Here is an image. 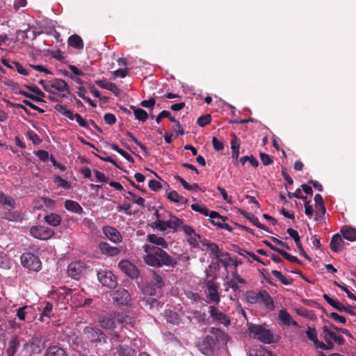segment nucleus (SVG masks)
Instances as JSON below:
<instances>
[{
    "label": "nucleus",
    "instance_id": "nucleus-1",
    "mask_svg": "<svg viewBox=\"0 0 356 356\" xmlns=\"http://www.w3.org/2000/svg\"><path fill=\"white\" fill-rule=\"evenodd\" d=\"M143 249L145 254L143 257L144 262L153 267L170 266L174 267L177 262L175 258L164 251L161 248L145 244Z\"/></svg>",
    "mask_w": 356,
    "mask_h": 356
},
{
    "label": "nucleus",
    "instance_id": "nucleus-2",
    "mask_svg": "<svg viewBox=\"0 0 356 356\" xmlns=\"http://www.w3.org/2000/svg\"><path fill=\"white\" fill-rule=\"evenodd\" d=\"M209 332L211 335H207L197 342L199 350L207 356L213 355L218 342H226L228 339V335L220 328L211 327Z\"/></svg>",
    "mask_w": 356,
    "mask_h": 356
},
{
    "label": "nucleus",
    "instance_id": "nucleus-3",
    "mask_svg": "<svg viewBox=\"0 0 356 356\" xmlns=\"http://www.w3.org/2000/svg\"><path fill=\"white\" fill-rule=\"evenodd\" d=\"M248 330L250 334L253 335L254 339L259 340L263 343L270 344L278 341L273 331L265 328L262 325L250 324L248 326Z\"/></svg>",
    "mask_w": 356,
    "mask_h": 356
},
{
    "label": "nucleus",
    "instance_id": "nucleus-4",
    "mask_svg": "<svg viewBox=\"0 0 356 356\" xmlns=\"http://www.w3.org/2000/svg\"><path fill=\"white\" fill-rule=\"evenodd\" d=\"M83 333L87 340L92 343L104 344L106 343V335L98 327L86 326Z\"/></svg>",
    "mask_w": 356,
    "mask_h": 356
},
{
    "label": "nucleus",
    "instance_id": "nucleus-5",
    "mask_svg": "<svg viewBox=\"0 0 356 356\" xmlns=\"http://www.w3.org/2000/svg\"><path fill=\"white\" fill-rule=\"evenodd\" d=\"M21 262L24 267L33 271H39L41 269L40 259L31 252L23 253L21 256Z\"/></svg>",
    "mask_w": 356,
    "mask_h": 356
},
{
    "label": "nucleus",
    "instance_id": "nucleus-6",
    "mask_svg": "<svg viewBox=\"0 0 356 356\" xmlns=\"http://www.w3.org/2000/svg\"><path fill=\"white\" fill-rule=\"evenodd\" d=\"M54 108L68 119L71 120L75 119L81 127L87 129H89L88 123L81 117L80 114L74 113L72 111L67 109L65 106L60 104L55 105Z\"/></svg>",
    "mask_w": 356,
    "mask_h": 356
},
{
    "label": "nucleus",
    "instance_id": "nucleus-7",
    "mask_svg": "<svg viewBox=\"0 0 356 356\" xmlns=\"http://www.w3.org/2000/svg\"><path fill=\"white\" fill-rule=\"evenodd\" d=\"M97 278L103 286L109 289H113L118 284L116 277L111 270H102L98 271Z\"/></svg>",
    "mask_w": 356,
    "mask_h": 356
},
{
    "label": "nucleus",
    "instance_id": "nucleus-8",
    "mask_svg": "<svg viewBox=\"0 0 356 356\" xmlns=\"http://www.w3.org/2000/svg\"><path fill=\"white\" fill-rule=\"evenodd\" d=\"M30 234L38 239L48 240L54 235V231L43 225H37L31 227Z\"/></svg>",
    "mask_w": 356,
    "mask_h": 356
},
{
    "label": "nucleus",
    "instance_id": "nucleus-9",
    "mask_svg": "<svg viewBox=\"0 0 356 356\" xmlns=\"http://www.w3.org/2000/svg\"><path fill=\"white\" fill-rule=\"evenodd\" d=\"M206 286L208 290L207 297L209 298V302L218 305L220 300L218 284L211 280L206 283Z\"/></svg>",
    "mask_w": 356,
    "mask_h": 356
},
{
    "label": "nucleus",
    "instance_id": "nucleus-10",
    "mask_svg": "<svg viewBox=\"0 0 356 356\" xmlns=\"http://www.w3.org/2000/svg\"><path fill=\"white\" fill-rule=\"evenodd\" d=\"M112 298L114 302L120 305H127L131 301L130 293L123 288H119L114 291Z\"/></svg>",
    "mask_w": 356,
    "mask_h": 356
},
{
    "label": "nucleus",
    "instance_id": "nucleus-11",
    "mask_svg": "<svg viewBox=\"0 0 356 356\" xmlns=\"http://www.w3.org/2000/svg\"><path fill=\"white\" fill-rule=\"evenodd\" d=\"M84 270V264L76 261L71 262L67 267V273L70 277L74 280H78Z\"/></svg>",
    "mask_w": 356,
    "mask_h": 356
},
{
    "label": "nucleus",
    "instance_id": "nucleus-12",
    "mask_svg": "<svg viewBox=\"0 0 356 356\" xmlns=\"http://www.w3.org/2000/svg\"><path fill=\"white\" fill-rule=\"evenodd\" d=\"M114 317L116 319V323H119L123 327H134L135 326L134 318L127 313L115 312H114Z\"/></svg>",
    "mask_w": 356,
    "mask_h": 356
},
{
    "label": "nucleus",
    "instance_id": "nucleus-13",
    "mask_svg": "<svg viewBox=\"0 0 356 356\" xmlns=\"http://www.w3.org/2000/svg\"><path fill=\"white\" fill-rule=\"evenodd\" d=\"M119 268L129 277L137 278L139 275V271L136 267L127 260H122L118 263Z\"/></svg>",
    "mask_w": 356,
    "mask_h": 356
},
{
    "label": "nucleus",
    "instance_id": "nucleus-14",
    "mask_svg": "<svg viewBox=\"0 0 356 356\" xmlns=\"http://www.w3.org/2000/svg\"><path fill=\"white\" fill-rule=\"evenodd\" d=\"M104 234L108 239L115 243H119L122 241V236L120 232L112 226H104L102 229Z\"/></svg>",
    "mask_w": 356,
    "mask_h": 356
},
{
    "label": "nucleus",
    "instance_id": "nucleus-15",
    "mask_svg": "<svg viewBox=\"0 0 356 356\" xmlns=\"http://www.w3.org/2000/svg\"><path fill=\"white\" fill-rule=\"evenodd\" d=\"M209 313L211 317L214 321H216L224 325H228L230 324L229 316L220 312L216 307L211 306L209 307Z\"/></svg>",
    "mask_w": 356,
    "mask_h": 356
},
{
    "label": "nucleus",
    "instance_id": "nucleus-16",
    "mask_svg": "<svg viewBox=\"0 0 356 356\" xmlns=\"http://www.w3.org/2000/svg\"><path fill=\"white\" fill-rule=\"evenodd\" d=\"M322 330L324 334L323 339L325 341H334L339 345H343L345 343V339L341 335H338L332 329L329 328L328 326L324 325L322 327Z\"/></svg>",
    "mask_w": 356,
    "mask_h": 356
},
{
    "label": "nucleus",
    "instance_id": "nucleus-17",
    "mask_svg": "<svg viewBox=\"0 0 356 356\" xmlns=\"http://www.w3.org/2000/svg\"><path fill=\"white\" fill-rule=\"evenodd\" d=\"M51 89H54L58 92H65L62 94V97H67V95L70 93V88L66 81L60 79H54L50 82Z\"/></svg>",
    "mask_w": 356,
    "mask_h": 356
},
{
    "label": "nucleus",
    "instance_id": "nucleus-18",
    "mask_svg": "<svg viewBox=\"0 0 356 356\" xmlns=\"http://www.w3.org/2000/svg\"><path fill=\"white\" fill-rule=\"evenodd\" d=\"M100 325L106 330H113L116 327V319L114 313L108 316H102L99 318Z\"/></svg>",
    "mask_w": 356,
    "mask_h": 356
},
{
    "label": "nucleus",
    "instance_id": "nucleus-19",
    "mask_svg": "<svg viewBox=\"0 0 356 356\" xmlns=\"http://www.w3.org/2000/svg\"><path fill=\"white\" fill-rule=\"evenodd\" d=\"M20 346L19 337L17 335L12 336L6 348V356H15Z\"/></svg>",
    "mask_w": 356,
    "mask_h": 356
},
{
    "label": "nucleus",
    "instance_id": "nucleus-20",
    "mask_svg": "<svg viewBox=\"0 0 356 356\" xmlns=\"http://www.w3.org/2000/svg\"><path fill=\"white\" fill-rule=\"evenodd\" d=\"M100 252L108 257H114L120 254V250L118 248L111 246L106 242H101L99 244Z\"/></svg>",
    "mask_w": 356,
    "mask_h": 356
},
{
    "label": "nucleus",
    "instance_id": "nucleus-21",
    "mask_svg": "<svg viewBox=\"0 0 356 356\" xmlns=\"http://www.w3.org/2000/svg\"><path fill=\"white\" fill-rule=\"evenodd\" d=\"M259 302L265 305L268 309H273L274 308V301L266 290H260L259 291Z\"/></svg>",
    "mask_w": 356,
    "mask_h": 356
},
{
    "label": "nucleus",
    "instance_id": "nucleus-22",
    "mask_svg": "<svg viewBox=\"0 0 356 356\" xmlns=\"http://www.w3.org/2000/svg\"><path fill=\"white\" fill-rule=\"evenodd\" d=\"M115 349L118 356H136V351L131 346L127 344H119Z\"/></svg>",
    "mask_w": 356,
    "mask_h": 356
},
{
    "label": "nucleus",
    "instance_id": "nucleus-23",
    "mask_svg": "<svg viewBox=\"0 0 356 356\" xmlns=\"http://www.w3.org/2000/svg\"><path fill=\"white\" fill-rule=\"evenodd\" d=\"M314 201L316 203V207H319V211L316 212V216L315 217V220H320L321 218L325 215V207L324 204L323 198L321 195L316 194L314 197Z\"/></svg>",
    "mask_w": 356,
    "mask_h": 356
},
{
    "label": "nucleus",
    "instance_id": "nucleus-24",
    "mask_svg": "<svg viewBox=\"0 0 356 356\" xmlns=\"http://www.w3.org/2000/svg\"><path fill=\"white\" fill-rule=\"evenodd\" d=\"M343 244H344V241L342 239L341 235L339 234H336L333 235L332 237V239H331V241L330 243V249L333 252H338L342 250V248L343 247Z\"/></svg>",
    "mask_w": 356,
    "mask_h": 356
},
{
    "label": "nucleus",
    "instance_id": "nucleus-25",
    "mask_svg": "<svg viewBox=\"0 0 356 356\" xmlns=\"http://www.w3.org/2000/svg\"><path fill=\"white\" fill-rule=\"evenodd\" d=\"M44 356H67V353L63 348L54 345L47 348Z\"/></svg>",
    "mask_w": 356,
    "mask_h": 356
},
{
    "label": "nucleus",
    "instance_id": "nucleus-26",
    "mask_svg": "<svg viewBox=\"0 0 356 356\" xmlns=\"http://www.w3.org/2000/svg\"><path fill=\"white\" fill-rule=\"evenodd\" d=\"M147 241L152 243L150 245H155L161 248H166L168 247V243L164 238L154 234L147 235Z\"/></svg>",
    "mask_w": 356,
    "mask_h": 356
},
{
    "label": "nucleus",
    "instance_id": "nucleus-27",
    "mask_svg": "<svg viewBox=\"0 0 356 356\" xmlns=\"http://www.w3.org/2000/svg\"><path fill=\"white\" fill-rule=\"evenodd\" d=\"M95 83L100 88L110 90L116 96H118L120 93V89L114 83L108 82L106 80H97Z\"/></svg>",
    "mask_w": 356,
    "mask_h": 356
},
{
    "label": "nucleus",
    "instance_id": "nucleus-28",
    "mask_svg": "<svg viewBox=\"0 0 356 356\" xmlns=\"http://www.w3.org/2000/svg\"><path fill=\"white\" fill-rule=\"evenodd\" d=\"M64 207L65 209L72 213L81 214L83 211V208L81 205L74 200H67L64 202Z\"/></svg>",
    "mask_w": 356,
    "mask_h": 356
},
{
    "label": "nucleus",
    "instance_id": "nucleus-29",
    "mask_svg": "<svg viewBox=\"0 0 356 356\" xmlns=\"http://www.w3.org/2000/svg\"><path fill=\"white\" fill-rule=\"evenodd\" d=\"M67 43L69 46L76 49H82L84 47L83 40L77 34H73L70 36L67 40Z\"/></svg>",
    "mask_w": 356,
    "mask_h": 356
},
{
    "label": "nucleus",
    "instance_id": "nucleus-30",
    "mask_svg": "<svg viewBox=\"0 0 356 356\" xmlns=\"http://www.w3.org/2000/svg\"><path fill=\"white\" fill-rule=\"evenodd\" d=\"M143 293L149 296H156L159 297L161 295V291L159 289H157L156 286L152 284L151 282L147 283L142 289Z\"/></svg>",
    "mask_w": 356,
    "mask_h": 356
},
{
    "label": "nucleus",
    "instance_id": "nucleus-31",
    "mask_svg": "<svg viewBox=\"0 0 356 356\" xmlns=\"http://www.w3.org/2000/svg\"><path fill=\"white\" fill-rule=\"evenodd\" d=\"M142 302L145 307H148L151 309H159L163 306V303L153 296L145 297L143 299Z\"/></svg>",
    "mask_w": 356,
    "mask_h": 356
},
{
    "label": "nucleus",
    "instance_id": "nucleus-32",
    "mask_svg": "<svg viewBox=\"0 0 356 356\" xmlns=\"http://www.w3.org/2000/svg\"><path fill=\"white\" fill-rule=\"evenodd\" d=\"M324 300L332 307L336 309L340 312H345L346 311V307L343 305H342L339 301L334 300L331 298L328 295L323 294V296Z\"/></svg>",
    "mask_w": 356,
    "mask_h": 356
},
{
    "label": "nucleus",
    "instance_id": "nucleus-33",
    "mask_svg": "<svg viewBox=\"0 0 356 356\" xmlns=\"http://www.w3.org/2000/svg\"><path fill=\"white\" fill-rule=\"evenodd\" d=\"M324 300L332 307L336 309L340 312H345L346 311V307L343 305H342L339 301L334 300L331 298L328 295L323 294V296Z\"/></svg>",
    "mask_w": 356,
    "mask_h": 356
},
{
    "label": "nucleus",
    "instance_id": "nucleus-34",
    "mask_svg": "<svg viewBox=\"0 0 356 356\" xmlns=\"http://www.w3.org/2000/svg\"><path fill=\"white\" fill-rule=\"evenodd\" d=\"M341 233L344 238L350 241H356V230L349 226H345L341 228Z\"/></svg>",
    "mask_w": 356,
    "mask_h": 356
},
{
    "label": "nucleus",
    "instance_id": "nucleus-35",
    "mask_svg": "<svg viewBox=\"0 0 356 356\" xmlns=\"http://www.w3.org/2000/svg\"><path fill=\"white\" fill-rule=\"evenodd\" d=\"M0 204L8 209H12L15 207V201L12 197L0 192Z\"/></svg>",
    "mask_w": 356,
    "mask_h": 356
},
{
    "label": "nucleus",
    "instance_id": "nucleus-36",
    "mask_svg": "<svg viewBox=\"0 0 356 356\" xmlns=\"http://www.w3.org/2000/svg\"><path fill=\"white\" fill-rule=\"evenodd\" d=\"M44 220L53 227L58 226L61 222V217L57 213H51L44 217Z\"/></svg>",
    "mask_w": 356,
    "mask_h": 356
},
{
    "label": "nucleus",
    "instance_id": "nucleus-37",
    "mask_svg": "<svg viewBox=\"0 0 356 356\" xmlns=\"http://www.w3.org/2000/svg\"><path fill=\"white\" fill-rule=\"evenodd\" d=\"M131 108L134 110L136 119L143 122L147 120L148 114L145 110L134 106H131Z\"/></svg>",
    "mask_w": 356,
    "mask_h": 356
},
{
    "label": "nucleus",
    "instance_id": "nucleus-38",
    "mask_svg": "<svg viewBox=\"0 0 356 356\" xmlns=\"http://www.w3.org/2000/svg\"><path fill=\"white\" fill-rule=\"evenodd\" d=\"M271 274L276 278L279 281H280V282L282 284H284V285H290L292 284V282H293V279H287L285 276L283 275V274L279 271V270H272L271 272Z\"/></svg>",
    "mask_w": 356,
    "mask_h": 356
},
{
    "label": "nucleus",
    "instance_id": "nucleus-39",
    "mask_svg": "<svg viewBox=\"0 0 356 356\" xmlns=\"http://www.w3.org/2000/svg\"><path fill=\"white\" fill-rule=\"evenodd\" d=\"M152 284L156 286L157 289L160 290L164 286V282L162 277L157 274L154 270H152V281L150 282Z\"/></svg>",
    "mask_w": 356,
    "mask_h": 356
},
{
    "label": "nucleus",
    "instance_id": "nucleus-40",
    "mask_svg": "<svg viewBox=\"0 0 356 356\" xmlns=\"http://www.w3.org/2000/svg\"><path fill=\"white\" fill-rule=\"evenodd\" d=\"M27 345L30 347V349L33 353H34V354L41 353L42 347L41 346L40 341H38L37 339L33 340Z\"/></svg>",
    "mask_w": 356,
    "mask_h": 356
},
{
    "label": "nucleus",
    "instance_id": "nucleus-41",
    "mask_svg": "<svg viewBox=\"0 0 356 356\" xmlns=\"http://www.w3.org/2000/svg\"><path fill=\"white\" fill-rule=\"evenodd\" d=\"M191 314L193 318L197 321V323L205 324L206 314L204 312L195 310L192 312Z\"/></svg>",
    "mask_w": 356,
    "mask_h": 356
},
{
    "label": "nucleus",
    "instance_id": "nucleus-42",
    "mask_svg": "<svg viewBox=\"0 0 356 356\" xmlns=\"http://www.w3.org/2000/svg\"><path fill=\"white\" fill-rule=\"evenodd\" d=\"M239 161L242 165H244L246 162H249L250 164L254 168H257L259 165L258 161L254 157H253V156H242Z\"/></svg>",
    "mask_w": 356,
    "mask_h": 356
},
{
    "label": "nucleus",
    "instance_id": "nucleus-43",
    "mask_svg": "<svg viewBox=\"0 0 356 356\" xmlns=\"http://www.w3.org/2000/svg\"><path fill=\"white\" fill-rule=\"evenodd\" d=\"M279 318L284 325H289L291 316L286 309H282L279 313Z\"/></svg>",
    "mask_w": 356,
    "mask_h": 356
},
{
    "label": "nucleus",
    "instance_id": "nucleus-44",
    "mask_svg": "<svg viewBox=\"0 0 356 356\" xmlns=\"http://www.w3.org/2000/svg\"><path fill=\"white\" fill-rule=\"evenodd\" d=\"M188 241L193 248H197L199 247L200 243L201 241V236L200 234L194 232L193 235L189 236Z\"/></svg>",
    "mask_w": 356,
    "mask_h": 356
},
{
    "label": "nucleus",
    "instance_id": "nucleus-45",
    "mask_svg": "<svg viewBox=\"0 0 356 356\" xmlns=\"http://www.w3.org/2000/svg\"><path fill=\"white\" fill-rule=\"evenodd\" d=\"M0 268L4 269L10 268V259L6 254L2 252H0Z\"/></svg>",
    "mask_w": 356,
    "mask_h": 356
},
{
    "label": "nucleus",
    "instance_id": "nucleus-46",
    "mask_svg": "<svg viewBox=\"0 0 356 356\" xmlns=\"http://www.w3.org/2000/svg\"><path fill=\"white\" fill-rule=\"evenodd\" d=\"M169 229H177L182 224V220L175 216H171L168 220Z\"/></svg>",
    "mask_w": 356,
    "mask_h": 356
},
{
    "label": "nucleus",
    "instance_id": "nucleus-47",
    "mask_svg": "<svg viewBox=\"0 0 356 356\" xmlns=\"http://www.w3.org/2000/svg\"><path fill=\"white\" fill-rule=\"evenodd\" d=\"M252 225L257 227L259 229H264V230H268V227L264 225L263 224L260 223L259 218L255 216L254 214L251 213L250 217L248 219Z\"/></svg>",
    "mask_w": 356,
    "mask_h": 356
},
{
    "label": "nucleus",
    "instance_id": "nucleus-48",
    "mask_svg": "<svg viewBox=\"0 0 356 356\" xmlns=\"http://www.w3.org/2000/svg\"><path fill=\"white\" fill-rule=\"evenodd\" d=\"M154 225L156 229L163 232L169 229L168 220L164 221L160 219H156V220L154 222Z\"/></svg>",
    "mask_w": 356,
    "mask_h": 356
},
{
    "label": "nucleus",
    "instance_id": "nucleus-49",
    "mask_svg": "<svg viewBox=\"0 0 356 356\" xmlns=\"http://www.w3.org/2000/svg\"><path fill=\"white\" fill-rule=\"evenodd\" d=\"M246 298L248 302L255 304L259 302V292L257 293L254 291H248Z\"/></svg>",
    "mask_w": 356,
    "mask_h": 356
},
{
    "label": "nucleus",
    "instance_id": "nucleus-50",
    "mask_svg": "<svg viewBox=\"0 0 356 356\" xmlns=\"http://www.w3.org/2000/svg\"><path fill=\"white\" fill-rule=\"evenodd\" d=\"M52 311L53 305L50 302H47L41 313L40 318L43 320L44 317L49 318L51 316Z\"/></svg>",
    "mask_w": 356,
    "mask_h": 356
},
{
    "label": "nucleus",
    "instance_id": "nucleus-51",
    "mask_svg": "<svg viewBox=\"0 0 356 356\" xmlns=\"http://www.w3.org/2000/svg\"><path fill=\"white\" fill-rule=\"evenodd\" d=\"M54 182L58 184V186L62 188L70 189L71 188L70 183L60 176H56L55 177Z\"/></svg>",
    "mask_w": 356,
    "mask_h": 356
},
{
    "label": "nucleus",
    "instance_id": "nucleus-52",
    "mask_svg": "<svg viewBox=\"0 0 356 356\" xmlns=\"http://www.w3.org/2000/svg\"><path fill=\"white\" fill-rule=\"evenodd\" d=\"M211 120V115L209 114H207V115L200 116L197 119V123L200 127H203L210 124Z\"/></svg>",
    "mask_w": 356,
    "mask_h": 356
},
{
    "label": "nucleus",
    "instance_id": "nucleus-53",
    "mask_svg": "<svg viewBox=\"0 0 356 356\" xmlns=\"http://www.w3.org/2000/svg\"><path fill=\"white\" fill-rule=\"evenodd\" d=\"M280 254L284 259H287L288 261H289L291 263H296V264L300 263V260L296 257L290 254L289 253L286 252L284 250H282L281 251H280Z\"/></svg>",
    "mask_w": 356,
    "mask_h": 356
},
{
    "label": "nucleus",
    "instance_id": "nucleus-54",
    "mask_svg": "<svg viewBox=\"0 0 356 356\" xmlns=\"http://www.w3.org/2000/svg\"><path fill=\"white\" fill-rule=\"evenodd\" d=\"M306 334L308 339L313 343L318 339L317 332L315 327H311L309 326L307 330L306 331Z\"/></svg>",
    "mask_w": 356,
    "mask_h": 356
},
{
    "label": "nucleus",
    "instance_id": "nucleus-55",
    "mask_svg": "<svg viewBox=\"0 0 356 356\" xmlns=\"http://www.w3.org/2000/svg\"><path fill=\"white\" fill-rule=\"evenodd\" d=\"M127 135L137 145H138L140 149L145 152V153L147 152V147L141 143L134 136V134L130 131H127Z\"/></svg>",
    "mask_w": 356,
    "mask_h": 356
},
{
    "label": "nucleus",
    "instance_id": "nucleus-56",
    "mask_svg": "<svg viewBox=\"0 0 356 356\" xmlns=\"http://www.w3.org/2000/svg\"><path fill=\"white\" fill-rule=\"evenodd\" d=\"M264 350H266V348L263 346H261L259 349H250L248 356H265Z\"/></svg>",
    "mask_w": 356,
    "mask_h": 356
},
{
    "label": "nucleus",
    "instance_id": "nucleus-57",
    "mask_svg": "<svg viewBox=\"0 0 356 356\" xmlns=\"http://www.w3.org/2000/svg\"><path fill=\"white\" fill-rule=\"evenodd\" d=\"M25 87L30 90L31 92H33L34 94L37 95V97H39L42 99V97H44L45 96L44 93L40 90V88L36 86H25Z\"/></svg>",
    "mask_w": 356,
    "mask_h": 356
},
{
    "label": "nucleus",
    "instance_id": "nucleus-58",
    "mask_svg": "<svg viewBox=\"0 0 356 356\" xmlns=\"http://www.w3.org/2000/svg\"><path fill=\"white\" fill-rule=\"evenodd\" d=\"M259 156H260V159H261L262 163L264 165H270L273 161V156H271L266 153H263V152L260 153Z\"/></svg>",
    "mask_w": 356,
    "mask_h": 356
},
{
    "label": "nucleus",
    "instance_id": "nucleus-59",
    "mask_svg": "<svg viewBox=\"0 0 356 356\" xmlns=\"http://www.w3.org/2000/svg\"><path fill=\"white\" fill-rule=\"evenodd\" d=\"M232 139L231 140V149H239L240 145H241V140L240 139L236 136V135L234 133L232 134Z\"/></svg>",
    "mask_w": 356,
    "mask_h": 356
},
{
    "label": "nucleus",
    "instance_id": "nucleus-60",
    "mask_svg": "<svg viewBox=\"0 0 356 356\" xmlns=\"http://www.w3.org/2000/svg\"><path fill=\"white\" fill-rule=\"evenodd\" d=\"M202 214L205 216H209L211 218H215L219 216V213L215 211H209L207 208L202 207Z\"/></svg>",
    "mask_w": 356,
    "mask_h": 356
},
{
    "label": "nucleus",
    "instance_id": "nucleus-61",
    "mask_svg": "<svg viewBox=\"0 0 356 356\" xmlns=\"http://www.w3.org/2000/svg\"><path fill=\"white\" fill-rule=\"evenodd\" d=\"M286 232L290 236V237L294 240L296 244L300 241L299 234L296 230L292 228H288L286 229Z\"/></svg>",
    "mask_w": 356,
    "mask_h": 356
},
{
    "label": "nucleus",
    "instance_id": "nucleus-62",
    "mask_svg": "<svg viewBox=\"0 0 356 356\" xmlns=\"http://www.w3.org/2000/svg\"><path fill=\"white\" fill-rule=\"evenodd\" d=\"M329 316L332 318L333 320L337 321L338 323H341V324H345L346 323V318L343 316H340L336 312H332L330 314Z\"/></svg>",
    "mask_w": 356,
    "mask_h": 356
},
{
    "label": "nucleus",
    "instance_id": "nucleus-63",
    "mask_svg": "<svg viewBox=\"0 0 356 356\" xmlns=\"http://www.w3.org/2000/svg\"><path fill=\"white\" fill-rule=\"evenodd\" d=\"M213 147L216 151H221L224 149L223 143L220 141L216 137L212 138Z\"/></svg>",
    "mask_w": 356,
    "mask_h": 356
},
{
    "label": "nucleus",
    "instance_id": "nucleus-64",
    "mask_svg": "<svg viewBox=\"0 0 356 356\" xmlns=\"http://www.w3.org/2000/svg\"><path fill=\"white\" fill-rule=\"evenodd\" d=\"M104 120L106 124L109 125H113L116 122L115 116L110 113H106L104 116Z\"/></svg>",
    "mask_w": 356,
    "mask_h": 356
}]
</instances>
